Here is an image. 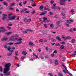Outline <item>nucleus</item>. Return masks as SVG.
Here are the masks:
<instances>
[{
	"mask_svg": "<svg viewBox=\"0 0 76 76\" xmlns=\"http://www.w3.org/2000/svg\"><path fill=\"white\" fill-rule=\"evenodd\" d=\"M51 40L52 42H56V40L54 38H52Z\"/></svg>",
	"mask_w": 76,
	"mask_h": 76,
	"instance_id": "nucleus-21",
	"label": "nucleus"
},
{
	"mask_svg": "<svg viewBox=\"0 0 76 76\" xmlns=\"http://www.w3.org/2000/svg\"><path fill=\"white\" fill-rule=\"evenodd\" d=\"M2 70H3V68L2 67H0V72H2Z\"/></svg>",
	"mask_w": 76,
	"mask_h": 76,
	"instance_id": "nucleus-36",
	"label": "nucleus"
},
{
	"mask_svg": "<svg viewBox=\"0 0 76 76\" xmlns=\"http://www.w3.org/2000/svg\"><path fill=\"white\" fill-rule=\"evenodd\" d=\"M3 17L1 19L2 20H5L7 19V15L6 14H3Z\"/></svg>",
	"mask_w": 76,
	"mask_h": 76,
	"instance_id": "nucleus-4",
	"label": "nucleus"
},
{
	"mask_svg": "<svg viewBox=\"0 0 76 76\" xmlns=\"http://www.w3.org/2000/svg\"><path fill=\"white\" fill-rule=\"evenodd\" d=\"M65 60H66V58H62V60L63 61H65Z\"/></svg>",
	"mask_w": 76,
	"mask_h": 76,
	"instance_id": "nucleus-45",
	"label": "nucleus"
},
{
	"mask_svg": "<svg viewBox=\"0 0 76 76\" xmlns=\"http://www.w3.org/2000/svg\"><path fill=\"white\" fill-rule=\"evenodd\" d=\"M11 66V64L10 63H8L5 65V68L4 69V72L5 74V75L9 76L10 74V72H8L9 71L10 67Z\"/></svg>",
	"mask_w": 76,
	"mask_h": 76,
	"instance_id": "nucleus-1",
	"label": "nucleus"
},
{
	"mask_svg": "<svg viewBox=\"0 0 76 76\" xmlns=\"http://www.w3.org/2000/svg\"><path fill=\"white\" fill-rule=\"evenodd\" d=\"M20 13L22 14L24 12V10L23 9H21V10L20 11Z\"/></svg>",
	"mask_w": 76,
	"mask_h": 76,
	"instance_id": "nucleus-13",
	"label": "nucleus"
},
{
	"mask_svg": "<svg viewBox=\"0 0 76 76\" xmlns=\"http://www.w3.org/2000/svg\"><path fill=\"white\" fill-rule=\"evenodd\" d=\"M55 45L56 46H58V45H60V44L59 43H56Z\"/></svg>",
	"mask_w": 76,
	"mask_h": 76,
	"instance_id": "nucleus-47",
	"label": "nucleus"
},
{
	"mask_svg": "<svg viewBox=\"0 0 76 76\" xmlns=\"http://www.w3.org/2000/svg\"><path fill=\"white\" fill-rule=\"evenodd\" d=\"M17 20H19V17H18L16 19Z\"/></svg>",
	"mask_w": 76,
	"mask_h": 76,
	"instance_id": "nucleus-64",
	"label": "nucleus"
},
{
	"mask_svg": "<svg viewBox=\"0 0 76 76\" xmlns=\"http://www.w3.org/2000/svg\"><path fill=\"white\" fill-rule=\"evenodd\" d=\"M69 32H73V31L72 30V29L71 28L69 30Z\"/></svg>",
	"mask_w": 76,
	"mask_h": 76,
	"instance_id": "nucleus-55",
	"label": "nucleus"
},
{
	"mask_svg": "<svg viewBox=\"0 0 76 76\" xmlns=\"http://www.w3.org/2000/svg\"><path fill=\"white\" fill-rule=\"evenodd\" d=\"M62 38L64 39V40H66V39H71V37L69 36L65 37L63 35L62 36Z\"/></svg>",
	"mask_w": 76,
	"mask_h": 76,
	"instance_id": "nucleus-5",
	"label": "nucleus"
},
{
	"mask_svg": "<svg viewBox=\"0 0 76 76\" xmlns=\"http://www.w3.org/2000/svg\"><path fill=\"white\" fill-rule=\"evenodd\" d=\"M58 75L59 76H63V74H61V73L60 72H59L58 73Z\"/></svg>",
	"mask_w": 76,
	"mask_h": 76,
	"instance_id": "nucleus-24",
	"label": "nucleus"
},
{
	"mask_svg": "<svg viewBox=\"0 0 76 76\" xmlns=\"http://www.w3.org/2000/svg\"><path fill=\"white\" fill-rule=\"evenodd\" d=\"M57 50H54V51L53 52V54H56V53H57Z\"/></svg>",
	"mask_w": 76,
	"mask_h": 76,
	"instance_id": "nucleus-49",
	"label": "nucleus"
},
{
	"mask_svg": "<svg viewBox=\"0 0 76 76\" xmlns=\"http://www.w3.org/2000/svg\"><path fill=\"white\" fill-rule=\"evenodd\" d=\"M21 43H22V42H18L17 43H15V45H16V44H21Z\"/></svg>",
	"mask_w": 76,
	"mask_h": 76,
	"instance_id": "nucleus-18",
	"label": "nucleus"
},
{
	"mask_svg": "<svg viewBox=\"0 0 76 76\" xmlns=\"http://www.w3.org/2000/svg\"><path fill=\"white\" fill-rule=\"evenodd\" d=\"M11 50H15V47H13L11 48Z\"/></svg>",
	"mask_w": 76,
	"mask_h": 76,
	"instance_id": "nucleus-42",
	"label": "nucleus"
},
{
	"mask_svg": "<svg viewBox=\"0 0 76 76\" xmlns=\"http://www.w3.org/2000/svg\"><path fill=\"white\" fill-rule=\"evenodd\" d=\"M61 16H64L65 15V14L64 13H61Z\"/></svg>",
	"mask_w": 76,
	"mask_h": 76,
	"instance_id": "nucleus-41",
	"label": "nucleus"
},
{
	"mask_svg": "<svg viewBox=\"0 0 76 76\" xmlns=\"http://www.w3.org/2000/svg\"><path fill=\"white\" fill-rule=\"evenodd\" d=\"M30 21H31V18H29L28 20V22H30Z\"/></svg>",
	"mask_w": 76,
	"mask_h": 76,
	"instance_id": "nucleus-57",
	"label": "nucleus"
},
{
	"mask_svg": "<svg viewBox=\"0 0 76 76\" xmlns=\"http://www.w3.org/2000/svg\"><path fill=\"white\" fill-rule=\"evenodd\" d=\"M65 48V46L63 45H62L60 46V48L61 50H63Z\"/></svg>",
	"mask_w": 76,
	"mask_h": 76,
	"instance_id": "nucleus-15",
	"label": "nucleus"
},
{
	"mask_svg": "<svg viewBox=\"0 0 76 76\" xmlns=\"http://www.w3.org/2000/svg\"><path fill=\"white\" fill-rule=\"evenodd\" d=\"M32 6L33 7H34L35 6H37V5L34 3H33V4H32Z\"/></svg>",
	"mask_w": 76,
	"mask_h": 76,
	"instance_id": "nucleus-43",
	"label": "nucleus"
},
{
	"mask_svg": "<svg viewBox=\"0 0 76 76\" xmlns=\"http://www.w3.org/2000/svg\"><path fill=\"white\" fill-rule=\"evenodd\" d=\"M48 75H49L50 76H53V74H52V73H48Z\"/></svg>",
	"mask_w": 76,
	"mask_h": 76,
	"instance_id": "nucleus-46",
	"label": "nucleus"
},
{
	"mask_svg": "<svg viewBox=\"0 0 76 76\" xmlns=\"http://www.w3.org/2000/svg\"><path fill=\"white\" fill-rule=\"evenodd\" d=\"M6 30L4 29V28L3 27H0V33L1 32H4L5 31H6Z\"/></svg>",
	"mask_w": 76,
	"mask_h": 76,
	"instance_id": "nucleus-7",
	"label": "nucleus"
},
{
	"mask_svg": "<svg viewBox=\"0 0 76 76\" xmlns=\"http://www.w3.org/2000/svg\"><path fill=\"white\" fill-rule=\"evenodd\" d=\"M50 27L51 28H54V25L53 24H51L50 25Z\"/></svg>",
	"mask_w": 76,
	"mask_h": 76,
	"instance_id": "nucleus-22",
	"label": "nucleus"
},
{
	"mask_svg": "<svg viewBox=\"0 0 76 76\" xmlns=\"http://www.w3.org/2000/svg\"><path fill=\"white\" fill-rule=\"evenodd\" d=\"M27 31H23V34H26V33H27Z\"/></svg>",
	"mask_w": 76,
	"mask_h": 76,
	"instance_id": "nucleus-48",
	"label": "nucleus"
},
{
	"mask_svg": "<svg viewBox=\"0 0 76 76\" xmlns=\"http://www.w3.org/2000/svg\"><path fill=\"white\" fill-rule=\"evenodd\" d=\"M10 41H16V40H17V38H14V37H12L10 39Z\"/></svg>",
	"mask_w": 76,
	"mask_h": 76,
	"instance_id": "nucleus-8",
	"label": "nucleus"
},
{
	"mask_svg": "<svg viewBox=\"0 0 76 76\" xmlns=\"http://www.w3.org/2000/svg\"><path fill=\"white\" fill-rule=\"evenodd\" d=\"M49 56L48 55H46L45 56V58H48Z\"/></svg>",
	"mask_w": 76,
	"mask_h": 76,
	"instance_id": "nucleus-56",
	"label": "nucleus"
},
{
	"mask_svg": "<svg viewBox=\"0 0 76 76\" xmlns=\"http://www.w3.org/2000/svg\"><path fill=\"white\" fill-rule=\"evenodd\" d=\"M49 14L50 15H52L53 14V12H49Z\"/></svg>",
	"mask_w": 76,
	"mask_h": 76,
	"instance_id": "nucleus-53",
	"label": "nucleus"
},
{
	"mask_svg": "<svg viewBox=\"0 0 76 76\" xmlns=\"http://www.w3.org/2000/svg\"><path fill=\"white\" fill-rule=\"evenodd\" d=\"M43 8H44V6L41 5L40 6L39 9L40 10H42V9H43Z\"/></svg>",
	"mask_w": 76,
	"mask_h": 76,
	"instance_id": "nucleus-19",
	"label": "nucleus"
},
{
	"mask_svg": "<svg viewBox=\"0 0 76 76\" xmlns=\"http://www.w3.org/2000/svg\"><path fill=\"white\" fill-rule=\"evenodd\" d=\"M16 12H19V10L18 9V8H16Z\"/></svg>",
	"mask_w": 76,
	"mask_h": 76,
	"instance_id": "nucleus-58",
	"label": "nucleus"
},
{
	"mask_svg": "<svg viewBox=\"0 0 76 76\" xmlns=\"http://www.w3.org/2000/svg\"><path fill=\"white\" fill-rule=\"evenodd\" d=\"M71 13H73L74 12V9H72L70 11Z\"/></svg>",
	"mask_w": 76,
	"mask_h": 76,
	"instance_id": "nucleus-40",
	"label": "nucleus"
},
{
	"mask_svg": "<svg viewBox=\"0 0 76 76\" xmlns=\"http://www.w3.org/2000/svg\"><path fill=\"white\" fill-rule=\"evenodd\" d=\"M3 4L4 5H5V6H7V3L6 2H4Z\"/></svg>",
	"mask_w": 76,
	"mask_h": 76,
	"instance_id": "nucleus-27",
	"label": "nucleus"
},
{
	"mask_svg": "<svg viewBox=\"0 0 76 76\" xmlns=\"http://www.w3.org/2000/svg\"><path fill=\"white\" fill-rule=\"evenodd\" d=\"M11 34H12V32H8L6 33V34H7V35H10Z\"/></svg>",
	"mask_w": 76,
	"mask_h": 76,
	"instance_id": "nucleus-32",
	"label": "nucleus"
},
{
	"mask_svg": "<svg viewBox=\"0 0 76 76\" xmlns=\"http://www.w3.org/2000/svg\"><path fill=\"white\" fill-rule=\"evenodd\" d=\"M33 56H35V57L37 58H38V56H37V55H36V54L35 53H33Z\"/></svg>",
	"mask_w": 76,
	"mask_h": 76,
	"instance_id": "nucleus-28",
	"label": "nucleus"
},
{
	"mask_svg": "<svg viewBox=\"0 0 76 76\" xmlns=\"http://www.w3.org/2000/svg\"><path fill=\"white\" fill-rule=\"evenodd\" d=\"M43 22H50V20H47V21H46V20H43Z\"/></svg>",
	"mask_w": 76,
	"mask_h": 76,
	"instance_id": "nucleus-35",
	"label": "nucleus"
},
{
	"mask_svg": "<svg viewBox=\"0 0 76 76\" xmlns=\"http://www.w3.org/2000/svg\"><path fill=\"white\" fill-rule=\"evenodd\" d=\"M56 39H58V41H61L62 40L61 39V38L59 37L58 36L56 37Z\"/></svg>",
	"mask_w": 76,
	"mask_h": 76,
	"instance_id": "nucleus-11",
	"label": "nucleus"
},
{
	"mask_svg": "<svg viewBox=\"0 0 76 76\" xmlns=\"http://www.w3.org/2000/svg\"><path fill=\"white\" fill-rule=\"evenodd\" d=\"M60 2L59 3L61 5H62V6H64L65 5V3H64V2H65V0H59Z\"/></svg>",
	"mask_w": 76,
	"mask_h": 76,
	"instance_id": "nucleus-6",
	"label": "nucleus"
},
{
	"mask_svg": "<svg viewBox=\"0 0 76 76\" xmlns=\"http://www.w3.org/2000/svg\"><path fill=\"white\" fill-rule=\"evenodd\" d=\"M19 5L20 6H22V2L21 1L20 2Z\"/></svg>",
	"mask_w": 76,
	"mask_h": 76,
	"instance_id": "nucleus-39",
	"label": "nucleus"
},
{
	"mask_svg": "<svg viewBox=\"0 0 76 76\" xmlns=\"http://www.w3.org/2000/svg\"><path fill=\"white\" fill-rule=\"evenodd\" d=\"M10 49H11V48H10V46H9L7 48V50H8V51H10Z\"/></svg>",
	"mask_w": 76,
	"mask_h": 76,
	"instance_id": "nucleus-26",
	"label": "nucleus"
},
{
	"mask_svg": "<svg viewBox=\"0 0 76 76\" xmlns=\"http://www.w3.org/2000/svg\"><path fill=\"white\" fill-rule=\"evenodd\" d=\"M67 22L68 23H71V22H70V20H67Z\"/></svg>",
	"mask_w": 76,
	"mask_h": 76,
	"instance_id": "nucleus-44",
	"label": "nucleus"
},
{
	"mask_svg": "<svg viewBox=\"0 0 76 76\" xmlns=\"http://www.w3.org/2000/svg\"><path fill=\"white\" fill-rule=\"evenodd\" d=\"M8 40V38L4 37L1 39V41H7Z\"/></svg>",
	"mask_w": 76,
	"mask_h": 76,
	"instance_id": "nucleus-9",
	"label": "nucleus"
},
{
	"mask_svg": "<svg viewBox=\"0 0 76 76\" xmlns=\"http://www.w3.org/2000/svg\"><path fill=\"white\" fill-rule=\"evenodd\" d=\"M43 41H44V40L42 39H40L39 40V42H43Z\"/></svg>",
	"mask_w": 76,
	"mask_h": 76,
	"instance_id": "nucleus-50",
	"label": "nucleus"
},
{
	"mask_svg": "<svg viewBox=\"0 0 76 76\" xmlns=\"http://www.w3.org/2000/svg\"><path fill=\"white\" fill-rule=\"evenodd\" d=\"M22 54L24 56H26L27 54V52L26 51H24L22 52Z\"/></svg>",
	"mask_w": 76,
	"mask_h": 76,
	"instance_id": "nucleus-10",
	"label": "nucleus"
},
{
	"mask_svg": "<svg viewBox=\"0 0 76 76\" xmlns=\"http://www.w3.org/2000/svg\"><path fill=\"white\" fill-rule=\"evenodd\" d=\"M38 51L39 52H41V49H40V48H39L38 50Z\"/></svg>",
	"mask_w": 76,
	"mask_h": 76,
	"instance_id": "nucleus-60",
	"label": "nucleus"
},
{
	"mask_svg": "<svg viewBox=\"0 0 76 76\" xmlns=\"http://www.w3.org/2000/svg\"><path fill=\"white\" fill-rule=\"evenodd\" d=\"M44 27H45V28H48V26H47V25L46 24H44Z\"/></svg>",
	"mask_w": 76,
	"mask_h": 76,
	"instance_id": "nucleus-29",
	"label": "nucleus"
},
{
	"mask_svg": "<svg viewBox=\"0 0 76 76\" xmlns=\"http://www.w3.org/2000/svg\"><path fill=\"white\" fill-rule=\"evenodd\" d=\"M55 64L57 65L58 64V60H55Z\"/></svg>",
	"mask_w": 76,
	"mask_h": 76,
	"instance_id": "nucleus-16",
	"label": "nucleus"
},
{
	"mask_svg": "<svg viewBox=\"0 0 76 76\" xmlns=\"http://www.w3.org/2000/svg\"><path fill=\"white\" fill-rule=\"evenodd\" d=\"M27 31H28L29 32H32L33 31L32 30H31V29H27Z\"/></svg>",
	"mask_w": 76,
	"mask_h": 76,
	"instance_id": "nucleus-38",
	"label": "nucleus"
},
{
	"mask_svg": "<svg viewBox=\"0 0 76 76\" xmlns=\"http://www.w3.org/2000/svg\"><path fill=\"white\" fill-rule=\"evenodd\" d=\"M56 24L57 25H60V21H57L56 22Z\"/></svg>",
	"mask_w": 76,
	"mask_h": 76,
	"instance_id": "nucleus-30",
	"label": "nucleus"
},
{
	"mask_svg": "<svg viewBox=\"0 0 76 76\" xmlns=\"http://www.w3.org/2000/svg\"><path fill=\"white\" fill-rule=\"evenodd\" d=\"M18 51H16L15 52V54L16 56H18Z\"/></svg>",
	"mask_w": 76,
	"mask_h": 76,
	"instance_id": "nucleus-31",
	"label": "nucleus"
},
{
	"mask_svg": "<svg viewBox=\"0 0 76 76\" xmlns=\"http://www.w3.org/2000/svg\"><path fill=\"white\" fill-rule=\"evenodd\" d=\"M61 44H62V45H64V44H66V42H65L64 41H63L62 42H61Z\"/></svg>",
	"mask_w": 76,
	"mask_h": 76,
	"instance_id": "nucleus-25",
	"label": "nucleus"
},
{
	"mask_svg": "<svg viewBox=\"0 0 76 76\" xmlns=\"http://www.w3.org/2000/svg\"><path fill=\"white\" fill-rule=\"evenodd\" d=\"M15 18H16V16H12V17H9V19H7V20H15Z\"/></svg>",
	"mask_w": 76,
	"mask_h": 76,
	"instance_id": "nucleus-3",
	"label": "nucleus"
},
{
	"mask_svg": "<svg viewBox=\"0 0 76 76\" xmlns=\"http://www.w3.org/2000/svg\"><path fill=\"white\" fill-rule=\"evenodd\" d=\"M63 72L64 73H66V70H65V69L63 70Z\"/></svg>",
	"mask_w": 76,
	"mask_h": 76,
	"instance_id": "nucleus-59",
	"label": "nucleus"
},
{
	"mask_svg": "<svg viewBox=\"0 0 76 76\" xmlns=\"http://www.w3.org/2000/svg\"><path fill=\"white\" fill-rule=\"evenodd\" d=\"M31 13L32 15H34V13H35V11L33 10Z\"/></svg>",
	"mask_w": 76,
	"mask_h": 76,
	"instance_id": "nucleus-23",
	"label": "nucleus"
},
{
	"mask_svg": "<svg viewBox=\"0 0 76 76\" xmlns=\"http://www.w3.org/2000/svg\"><path fill=\"white\" fill-rule=\"evenodd\" d=\"M25 13H29V11H25Z\"/></svg>",
	"mask_w": 76,
	"mask_h": 76,
	"instance_id": "nucleus-52",
	"label": "nucleus"
},
{
	"mask_svg": "<svg viewBox=\"0 0 76 76\" xmlns=\"http://www.w3.org/2000/svg\"><path fill=\"white\" fill-rule=\"evenodd\" d=\"M56 4H54L53 5V6L52 7V9H58L59 10H60V8L58 7H56Z\"/></svg>",
	"mask_w": 76,
	"mask_h": 76,
	"instance_id": "nucleus-2",
	"label": "nucleus"
},
{
	"mask_svg": "<svg viewBox=\"0 0 76 76\" xmlns=\"http://www.w3.org/2000/svg\"><path fill=\"white\" fill-rule=\"evenodd\" d=\"M8 45H13V42H10V43H8Z\"/></svg>",
	"mask_w": 76,
	"mask_h": 76,
	"instance_id": "nucleus-37",
	"label": "nucleus"
},
{
	"mask_svg": "<svg viewBox=\"0 0 76 76\" xmlns=\"http://www.w3.org/2000/svg\"><path fill=\"white\" fill-rule=\"evenodd\" d=\"M29 45H31V46H32L34 45V43L32 42H30L29 43Z\"/></svg>",
	"mask_w": 76,
	"mask_h": 76,
	"instance_id": "nucleus-17",
	"label": "nucleus"
},
{
	"mask_svg": "<svg viewBox=\"0 0 76 76\" xmlns=\"http://www.w3.org/2000/svg\"><path fill=\"white\" fill-rule=\"evenodd\" d=\"M17 40L18 41H22V38H20L18 39Z\"/></svg>",
	"mask_w": 76,
	"mask_h": 76,
	"instance_id": "nucleus-34",
	"label": "nucleus"
},
{
	"mask_svg": "<svg viewBox=\"0 0 76 76\" xmlns=\"http://www.w3.org/2000/svg\"><path fill=\"white\" fill-rule=\"evenodd\" d=\"M12 53H7V55L8 56H10L12 55Z\"/></svg>",
	"mask_w": 76,
	"mask_h": 76,
	"instance_id": "nucleus-33",
	"label": "nucleus"
},
{
	"mask_svg": "<svg viewBox=\"0 0 76 76\" xmlns=\"http://www.w3.org/2000/svg\"><path fill=\"white\" fill-rule=\"evenodd\" d=\"M75 41H76L75 39H72L71 40L72 43V44H75Z\"/></svg>",
	"mask_w": 76,
	"mask_h": 76,
	"instance_id": "nucleus-14",
	"label": "nucleus"
},
{
	"mask_svg": "<svg viewBox=\"0 0 76 76\" xmlns=\"http://www.w3.org/2000/svg\"><path fill=\"white\" fill-rule=\"evenodd\" d=\"M65 25L66 26H69V24H67V23H66V24H65Z\"/></svg>",
	"mask_w": 76,
	"mask_h": 76,
	"instance_id": "nucleus-61",
	"label": "nucleus"
},
{
	"mask_svg": "<svg viewBox=\"0 0 76 76\" xmlns=\"http://www.w3.org/2000/svg\"><path fill=\"white\" fill-rule=\"evenodd\" d=\"M23 20L24 22H28V19L27 18H25Z\"/></svg>",
	"mask_w": 76,
	"mask_h": 76,
	"instance_id": "nucleus-20",
	"label": "nucleus"
},
{
	"mask_svg": "<svg viewBox=\"0 0 76 76\" xmlns=\"http://www.w3.org/2000/svg\"><path fill=\"white\" fill-rule=\"evenodd\" d=\"M51 57H54V54H53V53L51 55Z\"/></svg>",
	"mask_w": 76,
	"mask_h": 76,
	"instance_id": "nucleus-63",
	"label": "nucleus"
},
{
	"mask_svg": "<svg viewBox=\"0 0 76 76\" xmlns=\"http://www.w3.org/2000/svg\"><path fill=\"white\" fill-rule=\"evenodd\" d=\"M11 6H9V8H10V9L11 10H13V8H11Z\"/></svg>",
	"mask_w": 76,
	"mask_h": 76,
	"instance_id": "nucleus-54",
	"label": "nucleus"
},
{
	"mask_svg": "<svg viewBox=\"0 0 76 76\" xmlns=\"http://www.w3.org/2000/svg\"><path fill=\"white\" fill-rule=\"evenodd\" d=\"M48 37L49 40H50V39H51V37L50 36H48Z\"/></svg>",
	"mask_w": 76,
	"mask_h": 76,
	"instance_id": "nucleus-62",
	"label": "nucleus"
},
{
	"mask_svg": "<svg viewBox=\"0 0 76 76\" xmlns=\"http://www.w3.org/2000/svg\"><path fill=\"white\" fill-rule=\"evenodd\" d=\"M49 49V48H48V47H46V51H48Z\"/></svg>",
	"mask_w": 76,
	"mask_h": 76,
	"instance_id": "nucleus-51",
	"label": "nucleus"
},
{
	"mask_svg": "<svg viewBox=\"0 0 76 76\" xmlns=\"http://www.w3.org/2000/svg\"><path fill=\"white\" fill-rule=\"evenodd\" d=\"M47 13V11H45L44 12H43L41 13L40 14V15H45V14H46Z\"/></svg>",
	"mask_w": 76,
	"mask_h": 76,
	"instance_id": "nucleus-12",
	"label": "nucleus"
}]
</instances>
